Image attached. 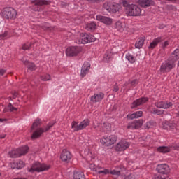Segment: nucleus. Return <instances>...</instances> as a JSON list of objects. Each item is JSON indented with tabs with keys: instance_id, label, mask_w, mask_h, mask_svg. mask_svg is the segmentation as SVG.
Wrapping results in <instances>:
<instances>
[{
	"instance_id": "nucleus-10",
	"label": "nucleus",
	"mask_w": 179,
	"mask_h": 179,
	"mask_svg": "<svg viewBox=\"0 0 179 179\" xmlns=\"http://www.w3.org/2000/svg\"><path fill=\"white\" fill-rule=\"evenodd\" d=\"M117 142V136L111 135V136H105L101 139L102 145L105 146H111V145H114Z\"/></svg>"
},
{
	"instance_id": "nucleus-44",
	"label": "nucleus",
	"mask_w": 179,
	"mask_h": 179,
	"mask_svg": "<svg viewBox=\"0 0 179 179\" xmlns=\"http://www.w3.org/2000/svg\"><path fill=\"white\" fill-rule=\"evenodd\" d=\"M162 128L164 129H169V122H164L162 123Z\"/></svg>"
},
{
	"instance_id": "nucleus-35",
	"label": "nucleus",
	"mask_w": 179,
	"mask_h": 179,
	"mask_svg": "<svg viewBox=\"0 0 179 179\" xmlns=\"http://www.w3.org/2000/svg\"><path fill=\"white\" fill-rule=\"evenodd\" d=\"M144 43H145V38H140L138 41L136 42L135 44L136 48H142Z\"/></svg>"
},
{
	"instance_id": "nucleus-58",
	"label": "nucleus",
	"mask_w": 179,
	"mask_h": 179,
	"mask_svg": "<svg viewBox=\"0 0 179 179\" xmlns=\"http://www.w3.org/2000/svg\"><path fill=\"white\" fill-rule=\"evenodd\" d=\"M16 97H17V92H15L13 94V99H16Z\"/></svg>"
},
{
	"instance_id": "nucleus-40",
	"label": "nucleus",
	"mask_w": 179,
	"mask_h": 179,
	"mask_svg": "<svg viewBox=\"0 0 179 179\" xmlns=\"http://www.w3.org/2000/svg\"><path fill=\"white\" fill-rule=\"evenodd\" d=\"M16 164V169H17V170H20V169H23V167H24V166H26V164H24V162L20 160L17 162H15Z\"/></svg>"
},
{
	"instance_id": "nucleus-31",
	"label": "nucleus",
	"mask_w": 179,
	"mask_h": 179,
	"mask_svg": "<svg viewBox=\"0 0 179 179\" xmlns=\"http://www.w3.org/2000/svg\"><path fill=\"white\" fill-rule=\"evenodd\" d=\"M115 27L119 31H124V29H125V24L118 21L115 23Z\"/></svg>"
},
{
	"instance_id": "nucleus-55",
	"label": "nucleus",
	"mask_w": 179,
	"mask_h": 179,
	"mask_svg": "<svg viewBox=\"0 0 179 179\" xmlns=\"http://www.w3.org/2000/svg\"><path fill=\"white\" fill-rule=\"evenodd\" d=\"M101 127H102V129H100V131L106 132V129H104V127H106V124H103Z\"/></svg>"
},
{
	"instance_id": "nucleus-63",
	"label": "nucleus",
	"mask_w": 179,
	"mask_h": 179,
	"mask_svg": "<svg viewBox=\"0 0 179 179\" xmlns=\"http://www.w3.org/2000/svg\"><path fill=\"white\" fill-rule=\"evenodd\" d=\"M0 176H1V173H0Z\"/></svg>"
},
{
	"instance_id": "nucleus-1",
	"label": "nucleus",
	"mask_w": 179,
	"mask_h": 179,
	"mask_svg": "<svg viewBox=\"0 0 179 179\" xmlns=\"http://www.w3.org/2000/svg\"><path fill=\"white\" fill-rule=\"evenodd\" d=\"M122 6L127 16H141V13H142V10L139 6L136 4H131L126 0L122 1Z\"/></svg>"
},
{
	"instance_id": "nucleus-27",
	"label": "nucleus",
	"mask_w": 179,
	"mask_h": 179,
	"mask_svg": "<svg viewBox=\"0 0 179 179\" xmlns=\"http://www.w3.org/2000/svg\"><path fill=\"white\" fill-rule=\"evenodd\" d=\"M87 43H89L87 34H81L78 44H87Z\"/></svg>"
},
{
	"instance_id": "nucleus-19",
	"label": "nucleus",
	"mask_w": 179,
	"mask_h": 179,
	"mask_svg": "<svg viewBox=\"0 0 179 179\" xmlns=\"http://www.w3.org/2000/svg\"><path fill=\"white\" fill-rule=\"evenodd\" d=\"M136 3L140 5L141 8H149V6L153 5L152 0H137Z\"/></svg>"
},
{
	"instance_id": "nucleus-2",
	"label": "nucleus",
	"mask_w": 179,
	"mask_h": 179,
	"mask_svg": "<svg viewBox=\"0 0 179 179\" xmlns=\"http://www.w3.org/2000/svg\"><path fill=\"white\" fill-rule=\"evenodd\" d=\"M157 171L159 174L154 176L152 179H166L167 174L170 173V166L166 164H159L157 166Z\"/></svg>"
},
{
	"instance_id": "nucleus-23",
	"label": "nucleus",
	"mask_w": 179,
	"mask_h": 179,
	"mask_svg": "<svg viewBox=\"0 0 179 179\" xmlns=\"http://www.w3.org/2000/svg\"><path fill=\"white\" fill-rule=\"evenodd\" d=\"M143 115V112L142 110L136 111L131 114H128L127 118L128 120H135V118H141Z\"/></svg>"
},
{
	"instance_id": "nucleus-18",
	"label": "nucleus",
	"mask_w": 179,
	"mask_h": 179,
	"mask_svg": "<svg viewBox=\"0 0 179 179\" xmlns=\"http://www.w3.org/2000/svg\"><path fill=\"white\" fill-rule=\"evenodd\" d=\"M96 20H98L99 22H101V23H104V24H106L108 26L113 24V19L106 16H103L100 15H97Z\"/></svg>"
},
{
	"instance_id": "nucleus-22",
	"label": "nucleus",
	"mask_w": 179,
	"mask_h": 179,
	"mask_svg": "<svg viewBox=\"0 0 179 179\" xmlns=\"http://www.w3.org/2000/svg\"><path fill=\"white\" fill-rule=\"evenodd\" d=\"M163 40H164V39L162 36H159V37L155 38L152 41V42L150 43V45L148 46V48L150 50H153L157 45V44H159V43H162V41H163Z\"/></svg>"
},
{
	"instance_id": "nucleus-21",
	"label": "nucleus",
	"mask_w": 179,
	"mask_h": 179,
	"mask_svg": "<svg viewBox=\"0 0 179 179\" xmlns=\"http://www.w3.org/2000/svg\"><path fill=\"white\" fill-rule=\"evenodd\" d=\"M81 155H83V157L86 159V160H93L94 159V157H93V154L90 152V150L89 148H87L84 150L83 151H81Z\"/></svg>"
},
{
	"instance_id": "nucleus-29",
	"label": "nucleus",
	"mask_w": 179,
	"mask_h": 179,
	"mask_svg": "<svg viewBox=\"0 0 179 179\" xmlns=\"http://www.w3.org/2000/svg\"><path fill=\"white\" fill-rule=\"evenodd\" d=\"M90 124V122L89 121V120H87V119L84 120L83 122H81L78 124L80 131H82V129H85V128H86V127H89Z\"/></svg>"
},
{
	"instance_id": "nucleus-3",
	"label": "nucleus",
	"mask_w": 179,
	"mask_h": 179,
	"mask_svg": "<svg viewBox=\"0 0 179 179\" xmlns=\"http://www.w3.org/2000/svg\"><path fill=\"white\" fill-rule=\"evenodd\" d=\"M56 122L52 121L48 123V124L46 126L45 129L43 128H38L36 129L33 133L32 135L31 136V139L32 141H34L35 139H38L44 132H48V131H50V129L52 127L53 125H55Z\"/></svg>"
},
{
	"instance_id": "nucleus-43",
	"label": "nucleus",
	"mask_w": 179,
	"mask_h": 179,
	"mask_svg": "<svg viewBox=\"0 0 179 179\" xmlns=\"http://www.w3.org/2000/svg\"><path fill=\"white\" fill-rule=\"evenodd\" d=\"M41 80H50V79H51V76H50V74L41 76Z\"/></svg>"
},
{
	"instance_id": "nucleus-57",
	"label": "nucleus",
	"mask_w": 179,
	"mask_h": 179,
	"mask_svg": "<svg viewBox=\"0 0 179 179\" xmlns=\"http://www.w3.org/2000/svg\"><path fill=\"white\" fill-rule=\"evenodd\" d=\"M16 162H13L11 164V169H16Z\"/></svg>"
},
{
	"instance_id": "nucleus-14",
	"label": "nucleus",
	"mask_w": 179,
	"mask_h": 179,
	"mask_svg": "<svg viewBox=\"0 0 179 179\" xmlns=\"http://www.w3.org/2000/svg\"><path fill=\"white\" fill-rule=\"evenodd\" d=\"M149 101V98L148 97H141L138 99L135 100L131 105V110H134V108H136L139 107V106H143V104H145V103H148Z\"/></svg>"
},
{
	"instance_id": "nucleus-45",
	"label": "nucleus",
	"mask_w": 179,
	"mask_h": 179,
	"mask_svg": "<svg viewBox=\"0 0 179 179\" xmlns=\"http://www.w3.org/2000/svg\"><path fill=\"white\" fill-rule=\"evenodd\" d=\"M10 111L13 112V111H17V108L13 107V106L12 105V103H9L8 106Z\"/></svg>"
},
{
	"instance_id": "nucleus-38",
	"label": "nucleus",
	"mask_w": 179,
	"mask_h": 179,
	"mask_svg": "<svg viewBox=\"0 0 179 179\" xmlns=\"http://www.w3.org/2000/svg\"><path fill=\"white\" fill-rule=\"evenodd\" d=\"M71 128L75 132H78V131H80L79 124H78V122L76 121L72 122Z\"/></svg>"
},
{
	"instance_id": "nucleus-61",
	"label": "nucleus",
	"mask_w": 179,
	"mask_h": 179,
	"mask_svg": "<svg viewBox=\"0 0 179 179\" xmlns=\"http://www.w3.org/2000/svg\"><path fill=\"white\" fill-rule=\"evenodd\" d=\"M3 121H6V119H0V122H3Z\"/></svg>"
},
{
	"instance_id": "nucleus-52",
	"label": "nucleus",
	"mask_w": 179,
	"mask_h": 179,
	"mask_svg": "<svg viewBox=\"0 0 179 179\" xmlns=\"http://www.w3.org/2000/svg\"><path fill=\"white\" fill-rule=\"evenodd\" d=\"M131 86H136L138 85V80L135 79L131 82Z\"/></svg>"
},
{
	"instance_id": "nucleus-51",
	"label": "nucleus",
	"mask_w": 179,
	"mask_h": 179,
	"mask_svg": "<svg viewBox=\"0 0 179 179\" xmlns=\"http://www.w3.org/2000/svg\"><path fill=\"white\" fill-rule=\"evenodd\" d=\"M118 90H120V88L118 87V85H117V84H115L113 86V92H115V93H117V92H118Z\"/></svg>"
},
{
	"instance_id": "nucleus-6",
	"label": "nucleus",
	"mask_w": 179,
	"mask_h": 179,
	"mask_svg": "<svg viewBox=\"0 0 179 179\" xmlns=\"http://www.w3.org/2000/svg\"><path fill=\"white\" fill-rule=\"evenodd\" d=\"M174 68H176V63L168 58L162 62L159 71L162 73H169V72H171V70L174 69Z\"/></svg>"
},
{
	"instance_id": "nucleus-7",
	"label": "nucleus",
	"mask_w": 179,
	"mask_h": 179,
	"mask_svg": "<svg viewBox=\"0 0 179 179\" xmlns=\"http://www.w3.org/2000/svg\"><path fill=\"white\" fill-rule=\"evenodd\" d=\"M29 152V147L24 146L16 150H13L8 152L10 157L12 159H16L20 157V156H24Z\"/></svg>"
},
{
	"instance_id": "nucleus-13",
	"label": "nucleus",
	"mask_w": 179,
	"mask_h": 179,
	"mask_svg": "<svg viewBox=\"0 0 179 179\" xmlns=\"http://www.w3.org/2000/svg\"><path fill=\"white\" fill-rule=\"evenodd\" d=\"M143 125V120L139 119L128 123L127 129H139Z\"/></svg>"
},
{
	"instance_id": "nucleus-50",
	"label": "nucleus",
	"mask_w": 179,
	"mask_h": 179,
	"mask_svg": "<svg viewBox=\"0 0 179 179\" xmlns=\"http://www.w3.org/2000/svg\"><path fill=\"white\" fill-rule=\"evenodd\" d=\"M124 179H135V175L131 173L130 175L127 176Z\"/></svg>"
},
{
	"instance_id": "nucleus-12",
	"label": "nucleus",
	"mask_w": 179,
	"mask_h": 179,
	"mask_svg": "<svg viewBox=\"0 0 179 179\" xmlns=\"http://www.w3.org/2000/svg\"><path fill=\"white\" fill-rule=\"evenodd\" d=\"M80 51H82V48L80 47L71 46L66 49V54L68 57H76Z\"/></svg>"
},
{
	"instance_id": "nucleus-24",
	"label": "nucleus",
	"mask_w": 179,
	"mask_h": 179,
	"mask_svg": "<svg viewBox=\"0 0 179 179\" xmlns=\"http://www.w3.org/2000/svg\"><path fill=\"white\" fill-rule=\"evenodd\" d=\"M103 99H104V94L99 92V94H94V95L91 97V101L97 103L98 101H101Z\"/></svg>"
},
{
	"instance_id": "nucleus-16",
	"label": "nucleus",
	"mask_w": 179,
	"mask_h": 179,
	"mask_svg": "<svg viewBox=\"0 0 179 179\" xmlns=\"http://www.w3.org/2000/svg\"><path fill=\"white\" fill-rule=\"evenodd\" d=\"M129 145L130 144L128 143V141H121L116 145L115 150L117 152H122L124 150H127V149L129 148Z\"/></svg>"
},
{
	"instance_id": "nucleus-54",
	"label": "nucleus",
	"mask_w": 179,
	"mask_h": 179,
	"mask_svg": "<svg viewBox=\"0 0 179 179\" xmlns=\"http://www.w3.org/2000/svg\"><path fill=\"white\" fill-rule=\"evenodd\" d=\"M173 148H174V149H175L176 150H179V143L175 144V145H173Z\"/></svg>"
},
{
	"instance_id": "nucleus-4",
	"label": "nucleus",
	"mask_w": 179,
	"mask_h": 179,
	"mask_svg": "<svg viewBox=\"0 0 179 179\" xmlns=\"http://www.w3.org/2000/svg\"><path fill=\"white\" fill-rule=\"evenodd\" d=\"M1 16H2L3 19H7L8 20H13L16 19V17L17 16V12L13 8L6 7L1 10Z\"/></svg>"
},
{
	"instance_id": "nucleus-59",
	"label": "nucleus",
	"mask_w": 179,
	"mask_h": 179,
	"mask_svg": "<svg viewBox=\"0 0 179 179\" xmlns=\"http://www.w3.org/2000/svg\"><path fill=\"white\" fill-rule=\"evenodd\" d=\"M6 137V134H1L0 135V139H5Z\"/></svg>"
},
{
	"instance_id": "nucleus-25",
	"label": "nucleus",
	"mask_w": 179,
	"mask_h": 179,
	"mask_svg": "<svg viewBox=\"0 0 179 179\" xmlns=\"http://www.w3.org/2000/svg\"><path fill=\"white\" fill-rule=\"evenodd\" d=\"M169 58L176 64L179 59V49H176Z\"/></svg>"
},
{
	"instance_id": "nucleus-26",
	"label": "nucleus",
	"mask_w": 179,
	"mask_h": 179,
	"mask_svg": "<svg viewBox=\"0 0 179 179\" xmlns=\"http://www.w3.org/2000/svg\"><path fill=\"white\" fill-rule=\"evenodd\" d=\"M24 65H25V66H27L29 71H31V72L37 69V66H36V64H34V63L33 62H30L28 60L24 61Z\"/></svg>"
},
{
	"instance_id": "nucleus-33",
	"label": "nucleus",
	"mask_w": 179,
	"mask_h": 179,
	"mask_svg": "<svg viewBox=\"0 0 179 179\" xmlns=\"http://www.w3.org/2000/svg\"><path fill=\"white\" fill-rule=\"evenodd\" d=\"M85 29L88 31H93V30H96V23L92 22L91 23L87 24Z\"/></svg>"
},
{
	"instance_id": "nucleus-8",
	"label": "nucleus",
	"mask_w": 179,
	"mask_h": 179,
	"mask_svg": "<svg viewBox=\"0 0 179 179\" xmlns=\"http://www.w3.org/2000/svg\"><path fill=\"white\" fill-rule=\"evenodd\" d=\"M50 165H46L45 164L35 162L32 164L31 169H29L28 171H29V173H34V171L40 173L41 171H47V170H50Z\"/></svg>"
},
{
	"instance_id": "nucleus-41",
	"label": "nucleus",
	"mask_w": 179,
	"mask_h": 179,
	"mask_svg": "<svg viewBox=\"0 0 179 179\" xmlns=\"http://www.w3.org/2000/svg\"><path fill=\"white\" fill-rule=\"evenodd\" d=\"M152 114H156L157 115H163V114H164V110L154 109L152 110Z\"/></svg>"
},
{
	"instance_id": "nucleus-60",
	"label": "nucleus",
	"mask_w": 179,
	"mask_h": 179,
	"mask_svg": "<svg viewBox=\"0 0 179 179\" xmlns=\"http://www.w3.org/2000/svg\"><path fill=\"white\" fill-rule=\"evenodd\" d=\"M45 30H51V27H45Z\"/></svg>"
},
{
	"instance_id": "nucleus-46",
	"label": "nucleus",
	"mask_w": 179,
	"mask_h": 179,
	"mask_svg": "<svg viewBox=\"0 0 179 179\" xmlns=\"http://www.w3.org/2000/svg\"><path fill=\"white\" fill-rule=\"evenodd\" d=\"M60 6L62 8H66V6H69V3H66V2H64V1H61L60 2Z\"/></svg>"
},
{
	"instance_id": "nucleus-20",
	"label": "nucleus",
	"mask_w": 179,
	"mask_h": 179,
	"mask_svg": "<svg viewBox=\"0 0 179 179\" xmlns=\"http://www.w3.org/2000/svg\"><path fill=\"white\" fill-rule=\"evenodd\" d=\"M89 71H90V64L87 62L84 63L81 69L80 76L85 78V76L89 73Z\"/></svg>"
},
{
	"instance_id": "nucleus-37",
	"label": "nucleus",
	"mask_w": 179,
	"mask_h": 179,
	"mask_svg": "<svg viewBox=\"0 0 179 179\" xmlns=\"http://www.w3.org/2000/svg\"><path fill=\"white\" fill-rule=\"evenodd\" d=\"M9 37H10V35L8 31H5L4 33L0 34V40H6V38H9Z\"/></svg>"
},
{
	"instance_id": "nucleus-53",
	"label": "nucleus",
	"mask_w": 179,
	"mask_h": 179,
	"mask_svg": "<svg viewBox=\"0 0 179 179\" xmlns=\"http://www.w3.org/2000/svg\"><path fill=\"white\" fill-rule=\"evenodd\" d=\"M6 73V70L3 69H0V75L2 76L3 75H5V73Z\"/></svg>"
},
{
	"instance_id": "nucleus-11",
	"label": "nucleus",
	"mask_w": 179,
	"mask_h": 179,
	"mask_svg": "<svg viewBox=\"0 0 179 179\" xmlns=\"http://www.w3.org/2000/svg\"><path fill=\"white\" fill-rule=\"evenodd\" d=\"M34 4V10L35 12H41L43 10L44 5H50V1L46 0H34L33 1Z\"/></svg>"
},
{
	"instance_id": "nucleus-9",
	"label": "nucleus",
	"mask_w": 179,
	"mask_h": 179,
	"mask_svg": "<svg viewBox=\"0 0 179 179\" xmlns=\"http://www.w3.org/2000/svg\"><path fill=\"white\" fill-rule=\"evenodd\" d=\"M103 8L110 13H117L120 10V4L117 3L106 2Z\"/></svg>"
},
{
	"instance_id": "nucleus-36",
	"label": "nucleus",
	"mask_w": 179,
	"mask_h": 179,
	"mask_svg": "<svg viewBox=\"0 0 179 179\" xmlns=\"http://www.w3.org/2000/svg\"><path fill=\"white\" fill-rule=\"evenodd\" d=\"M126 59H128L129 62H130L131 64H134L136 61L135 57H134L130 53H127L126 55Z\"/></svg>"
},
{
	"instance_id": "nucleus-30",
	"label": "nucleus",
	"mask_w": 179,
	"mask_h": 179,
	"mask_svg": "<svg viewBox=\"0 0 179 179\" xmlns=\"http://www.w3.org/2000/svg\"><path fill=\"white\" fill-rule=\"evenodd\" d=\"M40 125H41V120L40 119L35 120L32 126L31 127V132H32V131H34V129H36L37 127H40Z\"/></svg>"
},
{
	"instance_id": "nucleus-32",
	"label": "nucleus",
	"mask_w": 179,
	"mask_h": 179,
	"mask_svg": "<svg viewBox=\"0 0 179 179\" xmlns=\"http://www.w3.org/2000/svg\"><path fill=\"white\" fill-rule=\"evenodd\" d=\"M157 150L159 153H169V152H170V148L166 146H160L157 148Z\"/></svg>"
},
{
	"instance_id": "nucleus-47",
	"label": "nucleus",
	"mask_w": 179,
	"mask_h": 179,
	"mask_svg": "<svg viewBox=\"0 0 179 179\" xmlns=\"http://www.w3.org/2000/svg\"><path fill=\"white\" fill-rule=\"evenodd\" d=\"M170 44V42L169 41H166L164 43H162V49L166 50V48L167 45Z\"/></svg>"
},
{
	"instance_id": "nucleus-17",
	"label": "nucleus",
	"mask_w": 179,
	"mask_h": 179,
	"mask_svg": "<svg viewBox=\"0 0 179 179\" xmlns=\"http://www.w3.org/2000/svg\"><path fill=\"white\" fill-rule=\"evenodd\" d=\"M157 108L167 109L173 107V103L169 101H158L155 103Z\"/></svg>"
},
{
	"instance_id": "nucleus-34",
	"label": "nucleus",
	"mask_w": 179,
	"mask_h": 179,
	"mask_svg": "<svg viewBox=\"0 0 179 179\" xmlns=\"http://www.w3.org/2000/svg\"><path fill=\"white\" fill-rule=\"evenodd\" d=\"M74 179H86L85 174L83 172H76L73 176Z\"/></svg>"
},
{
	"instance_id": "nucleus-49",
	"label": "nucleus",
	"mask_w": 179,
	"mask_h": 179,
	"mask_svg": "<svg viewBox=\"0 0 179 179\" xmlns=\"http://www.w3.org/2000/svg\"><path fill=\"white\" fill-rule=\"evenodd\" d=\"M90 3H100L103 0H87Z\"/></svg>"
},
{
	"instance_id": "nucleus-39",
	"label": "nucleus",
	"mask_w": 179,
	"mask_h": 179,
	"mask_svg": "<svg viewBox=\"0 0 179 179\" xmlns=\"http://www.w3.org/2000/svg\"><path fill=\"white\" fill-rule=\"evenodd\" d=\"M33 46V43L31 42H27V43L22 45V50L24 51L27 50H31V47Z\"/></svg>"
},
{
	"instance_id": "nucleus-62",
	"label": "nucleus",
	"mask_w": 179,
	"mask_h": 179,
	"mask_svg": "<svg viewBox=\"0 0 179 179\" xmlns=\"http://www.w3.org/2000/svg\"><path fill=\"white\" fill-rule=\"evenodd\" d=\"M10 100H12V97H10Z\"/></svg>"
},
{
	"instance_id": "nucleus-56",
	"label": "nucleus",
	"mask_w": 179,
	"mask_h": 179,
	"mask_svg": "<svg viewBox=\"0 0 179 179\" xmlns=\"http://www.w3.org/2000/svg\"><path fill=\"white\" fill-rule=\"evenodd\" d=\"M104 58H106V59H110L111 57L108 55V53H106L104 55Z\"/></svg>"
},
{
	"instance_id": "nucleus-42",
	"label": "nucleus",
	"mask_w": 179,
	"mask_h": 179,
	"mask_svg": "<svg viewBox=\"0 0 179 179\" xmlns=\"http://www.w3.org/2000/svg\"><path fill=\"white\" fill-rule=\"evenodd\" d=\"M88 43H93L96 41V37L93 35L87 34Z\"/></svg>"
},
{
	"instance_id": "nucleus-15",
	"label": "nucleus",
	"mask_w": 179,
	"mask_h": 179,
	"mask_svg": "<svg viewBox=\"0 0 179 179\" xmlns=\"http://www.w3.org/2000/svg\"><path fill=\"white\" fill-rule=\"evenodd\" d=\"M60 159L62 162H64V163H69V162H71V159H72V154H71V152L64 149L62 150Z\"/></svg>"
},
{
	"instance_id": "nucleus-5",
	"label": "nucleus",
	"mask_w": 179,
	"mask_h": 179,
	"mask_svg": "<svg viewBox=\"0 0 179 179\" xmlns=\"http://www.w3.org/2000/svg\"><path fill=\"white\" fill-rule=\"evenodd\" d=\"M90 169H91V170H93V171H96L98 174H112L113 176L121 175L120 171H110L108 169H101L100 167L96 166L94 164H90Z\"/></svg>"
},
{
	"instance_id": "nucleus-28",
	"label": "nucleus",
	"mask_w": 179,
	"mask_h": 179,
	"mask_svg": "<svg viewBox=\"0 0 179 179\" xmlns=\"http://www.w3.org/2000/svg\"><path fill=\"white\" fill-rule=\"evenodd\" d=\"M153 127H156V122L153 120H150L143 125L144 129H150L151 128H153Z\"/></svg>"
},
{
	"instance_id": "nucleus-48",
	"label": "nucleus",
	"mask_w": 179,
	"mask_h": 179,
	"mask_svg": "<svg viewBox=\"0 0 179 179\" xmlns=\"http://www.w3.org/2000/svg\"><path fill=\"white\" fill-rule=\"evenodd\" d=\"M176 127H177V124H176V123L169 122V129H174Z\"/></svg>"
}]
</instances>
